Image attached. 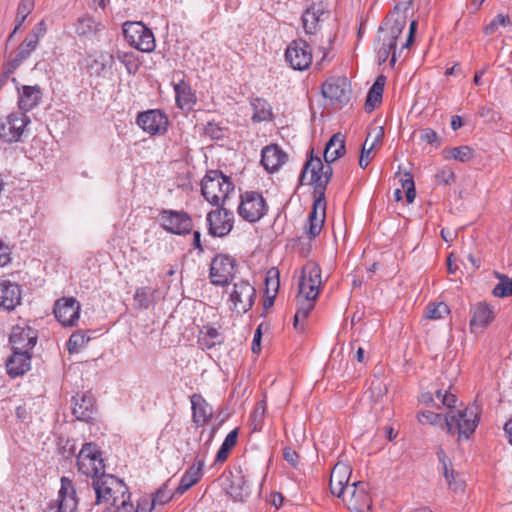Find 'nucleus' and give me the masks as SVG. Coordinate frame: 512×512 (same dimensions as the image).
<instances>
[{"instance_id": "f257e3e1", "label": "nucleus", "mask_w": 512, "mask_h": 512, "mask_svg": "<svg viewBox=\"0 0 512 512\" xmlns=\"http://www.w3.org/2000/svg\"><path fill=\"white\" fill-rule=\"evenodd\" d=\"M93 489L96 494V504H106L117 507L130 502V493L127 485L119 478L106 474L93 480Z\"/></svg>"}, {"instance_id": "f03ea898", "label": "nucleus", "mask_w": 512, "mask_h": 512, "mask_svg": "<svg viewBox=\"0 0 512 512\" xmlns=\"http://www.w3.org/2000/svg\"><path fill=\"white\" fill-rule=\"evenodd\" d=\"M233 190L231 179L219 170L207 171L201 182L203 197L214 206L223 204Z\"/></svg>"}, {"instance_id": "7ed1b4c3", "label": "nucleus", "mask_w": 512, "mask_h": 512, "mask_svg": "<svg viewBox=\"0 0 512 512\" xmlns=\"http://www.w3.org/2000/svg\"><path fill=\"white\" fill-rule=\"evenodd\" d=\"M310 173V178L307 181L308 184L314 186L315 198H325L326 186L329 183L333 169L327 162L323 164L319 157L313 156V150L310 152V159L305 163L301 175L300 182L305 184L307 175Z\"/></svg>"}, {"instance_id": "20e7f679", "label": "nucleus", "mask_w": 512, "mask_h": 512, "mask_svg": "<svg viewBox=\"0 0 512 512\" xmlns=\"http://www.w3.org/2000/svg\"><path fill=\"white\" fill-rule=\"evenodd\" d=\"M444 424L449 434L458 433L459 437L468 438L478 424V414L475 407L464 410H451L444 418Z\"/></svg>"}, {"instance_id": "39448f33", "label": "nucleus", "mask_w": 512, "mask_h": 512, "mask_svg": "<svg viewBox=\"0 0 512 512\" xmlns=\"http://www.w3.org/2000/svg\"><path fill=\"white\" fill-rule=\"evenodd\" d=\"M78 470L82 474L93 478H100L104 473L105 465L101 453L93 443H85L77 456Z\"/></svg>"}, {"instance_id": "423d86ee", "label": "nucleus", "mask_w": 512, "mask_h": 512, "mask_svg": "<svg viewBox=\"0 0 512 512\" xmlns=\"http://www.w3.org/2000/svg\"><path fill=\"white\" fill-rule=\"evenodd\" d=\"M352 512H371L372 498L369 494V485L358 481L346 488L343 496H337Z\"/></svg>"}, {"instance_id": "0eeeda50", "label": "nucleus", "mask_w": 512, "mask_h": 512, "mask_svg": "<svg viewBox=\"0 0 512 512\" xmlns=\"http://www.w3.org/2000/svg\"><path fill=\"white\" fill-rule=\"evenodd\" d=\"M160 226L170 234L187 235L192 231L193 221L183 210L163 209L159 213Z\"/></svg>"}, {"instance_id": "6e6552de", "label": "nucleus", "mask_w": 512, "mask_h": 512, "mask_svg": "<svg viewBox=\"0 0 512 512\" xmlns=\"http://www.w3.org/2000/svg\"><path fill=\"white\" fill-rule=\"evenodd\" d=\"M267 213V204L263 196L255 191H247L241 195L238 214L248 222H257Z\"/></svg>"}, {"instance_id": "1a4fd4ad", "label": "nucleus", "mask_w": 512, "mask_h": 512, "mask_svg": "<svg viewBox=\"0 0 512 512\" xmlns=\"http://www.w3.org/2000/svg\"><path fill=\"white\" fill-rule=\"evenodd\" d=\"M30 122V117L23 112L15 111L10 113L0 123V139L6 143L20 141Z\"/></svg>"}, {"instance_id": "9d476101", "label": "nucleus", "mask_w": 512, "mask_h": 512, "mask_svg": "<svg viewBox=\"0 0 512 512\" xmlns=\"http://www.w3.org/2000/svg\"><path fill=\"white\" fill-rule=\"evenodd\" d=\"M322 94L325 98H328L333 104L342 107L351 100V84L346 77H330L322 85Z\"/></svg>"}, {"instance_id": "9b49d317", "label": "nucleus", "mask_w": 512, "mask_h": 512, "mask_svg": "<svg viewBox=\"0 0 512 512\" xmlns=\"http://www.w3.org/2000/svg\"><path fill=\"white\" fill-rule=\"evenodd\" d=\"M236 261L229 255H216L210 265L209 277L211 283L217 286H226L233 279L236 272Z\"/></svg>"}, {"instance_id": "f8f14e48", "label": "nucleus", "mask_w": 512, "mask_h": 512, "mask_svg": "<svg viewBox=\"0 0 512 512\" xmlns=\"http://www.w3.org/2000/svg\"><path fill=\"white\" fill-rule=\"evenodd\" d=\"M285 60L294 70L304 71L312 63V51L302 39L293 40L285 50Z\"/></svg>"}, {"instance_id": "ddd939ff", "label": "nucleus", "mask_w": 512, "mask_h": 512, "mask_svg": "<svg viewBox=\"0 0 512 512\" xmlns=\"http://www.w3.org/2000/svg\"><path fill=\"white\" fill-rule=\"evenodd\" d=\"M44 33L45 25L44 22L41 21L32 29L20 44L15 57L8 62L12 69H17L20 64L30 56L31 52L37 48L39 39L44 35Z\"/></svg>"}, {"instance_id": "4468645a", "label": "nucleus", "mask_w": 512, "mask_h": 512, "mask_svg": "<svg viewBox=\"0 0 512 512\" xmlns=\"http://www.w3.org/2000/svg\"><path fill=\"white\" fill-rule=\"evenodd\" d=\"M80 303L74 297L58 299L54 305V315L63 326H74L79 319Z\"/></svg>"}, {"instance_id": "2eb2a0df", "label": "nucleus", "mask_w": 512, "mask_h": 512, "mask_svg": "<svg viewBox=\"0 0 512 512\" xmlns=\"http://www.w3.org/2000/svg\"><path fill=\"white\" fill-rule=\"evenodd\" d=\"M255 289L247 281H239L234 284L233 290L230 293V301L233 309L238 313H246L254 304Z\"/></svg>"}, {"instance_id": "dca6fc26", "label": "nucleus", "mask_w": 512, "mask_h": 512, "mask_svg": "<svg viewBox=\"0 0 512 512\" xmlns=\"http://www.w3.org/2000/svg\"><path fill=\"white\" fill-rule=\"evenodd\" d=\"M208 231L211 236L224 237L228 235L234 224L233 213L226 209H217L207 215Z\"/></svg>"}, {"instance_id": "f3484780", "label": "nucleus", "mask_w": 512, "mask_h": 512, "mask_svg": "<svg viewBox=\"0 0 512 512\" xmlns=\"http://www.w3.org/2000/svg\"><path fill=\"white\" fill-rule=\"evenodd\" d=\"M136 122L143 131L150 135L162 134L168 126L167 116L157 109L139 113Z\"/></svg>"}, {"instance_id": "a211bd4d", "label": "nucleus", "mask_w": 512, "mask_h": 512, "mask_svg": "<svg viewBox=\"0 0 512 512\" xmlns=\"http://www.w3.org/2000/svg\"><path fill=\"white\" fill-rule=\"evenodd\" d=\"M322 283L321 269L315 263H309L302 270L299 282V294L317 298Z\"/></svg>"}, {"instance_id": "6ab92c4d", "label": "nucleus", "mask_w": 512, "mask_h": 512, "mask_svg": "<svg viewBox=\"0 0 512 512\" xmlns=\"http://www.w3.org/2000/svg\"><path fill=\"white\" fill-rule=\"evenodd\" d=\"M406 26V16L397 13H392L386 18L384 26L379 28L378 41L388 42L389 44L397 46L399 36L402 34Z\"/></svg>"}, {"instance_id": "aec40b11", "label": "nucleus", "mask_w": 512, "mask_h": 512, "mask_svg": "<svg viewBox=\"0 0 512 512\" xmlns=\"http://www.w3.org/2000/svg\"><path fill=\"white\" fill-rule=\"evenodd\" d=\"M48 507L56 512H73L77 507L76 491L73 482L67 478H61V488L58 493V499L55 504Z\"/></svg>"}, {"instance_id": "412c9836", "label": "nucleus", "mask_w": 512, "mask_h": 512, "mask_svg": "<svg viewBox=\"0 0 512 512\" xmlns=\"http://www.w3.org/2000/svg\"><path fill=\"white\" fill-rule=\"evenodd\" d=\"M95 399L90 392L77 393L72 398V414L77 420L89 422L95 414Z\"/></svg>"}, {"instance_id": "4be33fe9", "label": "nucleus", "mask_w": 512, "mask_h": 512, "mask_svg": "<svg viewBox=\"0 0 512 512\" xmlns=\"http://www.w3.org/2000/svg\"><path fill=\"white\" fill-rule=\"evenodd\" d=\"M15 351H31L37 343V333L30 326H15L9 338Z\"/></svg>"}, {"instance_id": "5701e85b", "label": "nucleus", "mask_w": 512, "mask_h": 512, "mask_svg": "<svg viewBox=\"0 0 512 512\" xmlns=\"http://www.w3.org/2000/svg\"><path fill=\"white\" fill-rule=\"evenodd\" d=\"M351 472L350 466L342 461L334 465L329 481L330 492L334 496H343L346 488L351 485L349 483Z\"/></svg>"}, {"instance_id": "b1692460", "label": "nucleus", "mask_w": 512, "mask_h": 512, "mask_svg": "<svg viewBox=\"0 0 512 512\" xmlns=\"http://www.w3.org/2000/svg\"><path fill=\"white\" fill-rule=\"evenodd\" d=\"M18 112L27 113L39 105L43 93L39 85H23L17 87Z\"/></svg>"}, {"instance_id": "393cba45", "label": "nucleus", "mask_w": 512, "mask_h": 512, "mask_svg": "<svg viewBox=\"0 0 512 512\" xmlns=\"http://www.w3.org/2000/svg\"><path fill=\"white\" fill-rule=\"evenodd\" d=\"M329 12L321 4H313L302 15V26L306 34L314 35L320 27V23L327 18Z\"/></svg>"}, {"instance_id": "a878e982", "label": "nucleus", "mask_w": 512, "mask_h": 512, "mask_svg": "<svg viewBox=\"0 0 512 512\" xmlns=\"http://www.w3.org/2000/svg\"><path fill=\"white\" fill-rule=\"evenodd\" d=\"M21 303V289L16 283L0 280V307L11 311Z\"/></svg>"}, {"instance_id": "bb28decb", "label": "nucleus", "mask_w": 512, "mask_h": 512, "mask_svg": "<svg viewBox=\"0 0 512 512\" xmlns=\"http://www.w3.org/2000/svg\"><path fill=\"white\" fill-rule=\"evenodd\" d=\"M326 216L325 198H315L308 217L307 233L311 238L318 236L323 228Z\"/></svg>"}, {"instance_id": "cd10ccee", "label": "nucleus", "mask_w": 512, "mask_h": 512, "mask_svg": "<svg viewBox=\"0 0 512 512\" xmlns=\"http://www.w3.org/2000/svg\"><path fill=\"white\" fill-rule=\"evenodd\" d=\"M287 161V155L276 144L266 146L261 153V163L265 170L277 171Z\"/></svg>"}, {"instance_id": "c85d7f7f", "label": "nucleus", "mask_w": 512, "mask_h": 512, "mask_svg": "<svg viewBox=\"0 0 512 512\" xmlns=\"http://www.w3.org/2000/svg\"><path fill=\"white\" fill-rule=\"evenodd\" d=\"M192 406V420L199 427L207 423L213 415L212 407L200 394H193L190 397Z\"/></svg>"}, {"instance_id": "c756f323", "label": "nucleus", "mask_w": 512, "mask_h": 512, "mask_svg": "<svg viewBox=\"0 0 512 512\" xmlns=\"http://www.w3.org/2000/svg\"><path fill=\"white\" fill-rule=\"evenodd\" d=\"M30 361V351L13 350V354L6 363L8 373L13 377L24 374L30 369Z\"/></svg>"}, {"instance_id": "7c9ffc66", "label": "nucleus", "mask_w": 512, "mask_h": 512, "mask_svg": "<svg viewBox=\"0 0 512 512\" xmlns=\"http://www.w3.org/2000/svg\"><path fill=\"white\" fill-rule=\"evenodd\" d=\"M227 494L235 501H243L250 495L247 484L241 470L231 473L230 484L226 487Z\"/></svg>"}, {"instance_id": "2f4dec72", "label": "nucleus", "mask_w": 512, "mask_h": 512, "mask_svg": "<svg viewBox=\"0 0 512 512\" xmlns=\"http://www.w3.org/2000/svg\"><path fill=\"white\" fill-rule=\"evenodd\" d=\"M174 91L177 107L182 110H191L196 103V96L191 86L184 80H181L174 84Z\"/></svg>"}, {"instance_id": "473e14b6", "label": "nucleus", "mask_w": 512, "mask_h": 512, "mask_svg": "<svg viewBox=\"0 0 512 512\" xmlns=\"http://www.w3.org/2000/svg\"><path fill=\"white\" fill-rule=\"evenodd\" d=\"M204 462L199 460L196 464L192 465L181 477L180 483L176 488L175 493L178 495L184 494L189 488L196 484L202 475Z\"/></svg>"}, {"instance_id": "72a5a7b5", "label": "nucleus", "mask_w": 512, "mask_h": 512, "mask_svg": "<svg viewBox=\"0 0 512 512\" xmlns=\"http://www.w3.org/2000/svg\"><path fill=\"white\" fill-rule=\"evenodd\" d=\"M345 153L344 136L340 133L334 134L325 146L323 153L325 162L330 163L339 159Z\"/></svg>"}, {"instance_id": "f704fd0d", "label": "nucleus", "mask_w": 512, "mask_h": 512, "mask_svg": "<svg viewBox=\"0 0 512 512\" xmlns=\"http://www.w3.org/2000/svg\"><path fill=\"white\" fill-rule=\"evenodd\" d=\"M316 298L307 295L299 294L297 296V310L294 315V328L302 331L303 327L300 326V322L304 321L314 308V301Z\"/></svg>"}, {"instance_id": "c9c22d12", "label": "nucleus", "mask_w": 512, "mask_h": 512, "mask_svg": "<svg viewBox=\"0 0 512 512\" xmlns=\"http://www.w3.org/2000/svg\"><path fill=\"white\" fill-rule=\"evenodd\" d=\"M224 340L222 334L212 326L205 325L199 332L198 344L202 350H208L221 344Z\"/></svg>"}, {"instance_id": "e433bc0d", "label": "nucleus", "mask_w": 512, "mask_h": 512, "mask_svg": "<svg viewBox=\"0 0 512 512\" xmlns=\"http://www.w3.org/2000/svg\"><path fill=\"white\" fill-rule=\"evenodd\" d=\"M493 319V312L491 308L484 304L478 303L473 308V315L470 321L471 326L485 327Z\"/></svg>"}, {"instance_id": "4c0bfd02", "label": "nucleus", "mask_w": 512, "mask_h": 512, "mask_svg": "<svg viewBox=\"0 0 512 512\" xmlns=\"http://www.w3.org/2000/svg\"><path fill=\"white\" fill-rule=\"evenodd\" d=\"M114 62V55L109 53H100L94 57L88 64V71L91 75H103L108 66Z\"/></svg>"}, {"instance_id": "58836bf2", "label": "nucleus", "mask_w": 512, "mask_h": 512, "mask_svg": "<svg viewBox=\"0 0 512 512\" xmlns=\"http://www.w3.org/2000/svg\"><path fill=\"white\" fill-rule=\"evenodd\" d=\"M251 106L253 109L252 120L254 122H262L271 119L272 108L266 100L255 98L251 101Z\"/></svg>"}, {"instance_id": "ea45409f", "label": "nucleus", "mask_w": 512, "mask_h": 512, "mask_svg": "<svg viewBox=\"0 0 512 512\" xmlns=\"http://www.w3.org/2000/svg\"><path fill=\"white\" fill-rule=\"evenodd\" d=\"M156 294L157 290L153 287H138L134 294V301L136 302L137 308L148 309L155 301Z\"/></svg>"}, {"instance_id": "a19ab883", "label": "nucleus", "mask_w": 512, "mask_h": 512, "mask_svg": "<svg viewBox=\"0 0 512 512\" xmlns=\"http://www.w3.org/2000/svg\"><path fill=\"white\" fill-rule=\"evenodd\" d=\"M34 5V0H20L15 18V28L9 35L8 40H10L16 31L22 26L28 15L33 11Z\"/></svg>"}, {"instance_id": "79ce46f5", "label": "nucleus", "mask_w": 512, "mask_h": 512, "mask_svg": "<svg viewBox=\"0 0 512 512\" xmlns=\"http://www.w3.org/2000/svg\"><path fill=\"white\" fill-rule=\"evenodd\" d=\"M445 159H454L462 163L468 162L473 157V150L471 147L463 145L443 151Z\"/></svg>"}, {"instance_id": "37998d69", "label": "nucleus", "mask_w": 512, "mask_h": 512, "mask_svg": "<svg viewBox=\"0 0 512 512\" xmlns=\"http://www.w3.org/2000/svg\"><path fill=\"white\" fill-rule=\"evenodd\" d=\"M140 34L141 36L138 39H135V42H132L130 45L142 52H152L156 47L153 32L147 28Z\"/></svg>"}, {"instance_id": "c03bdc74", "label": "nucleus", "mask_w": 512, "mask_h": 512, "mask_svg": "<svg viewBox=\"0 0 512 512\" xmlns=\"http://www.w3.org/2000/svg\"><path fill=\"white\" fill-rule=\"evenodd\" d=\"M381 46L378 48L377 57L379 64L386 62L388 57L391 55L390 58V65L394 66V64L397 61V57L401 56V50L399 53L397 52V49L394 45L389 44L388 42H380Z\"/></svg>"}, {"instance_id": "a18cd8bd", "label": "nucleus", "mask_w": 512, "mask_h": 512, "mask_svg": "<svg viewBox=\"0 0 512 512\" xmlns=\"http://www.w3.org/2000/svg\"><path fill=\"white\" fill-rule=\"evenodd\" d=\"M147 27L142 22H125L123 24V34L129 44L135 42Z\"/></svg>"}, {"instance_id": "49530a36", "label": "nucleus", "mask_w": 512, "mask_h": 512, "mask_svg": "<svg viewBox=\"0 0 512 512\" xmlns=\"http://www.w3.org/2000/svg\"><path fill=\"white\" fill-rule=\"evenodd\" d=\"M279 271L273 267L267 271L265 278V293L266 295H276L279 289Z\"/></svg>"}, {"instance_id": "de8ad7c7", "label": "nucleus", "mask_w": 512, "mask_h": 512, "mask_svg": "<svg viewBox=\"0 0 512 512\" xmlns=\"http://www.w3.org/2000/svg\"><path fill=\"white\" fill-rule=\"evenodd\" d=\"M116 58L124 64L129 74L137 73L139 69V63L134 53L117 52Z\"/></svg>"}, {"instance_id": "09e8293b", "label": "nucleus", "mask_w": 512, "mask_h": 512, "mask_svg": "<svg viewBox=\"0 0 512 512\" xmlns=\"http://www.w3.org/2000/svg\"><path fill=\"white\" fill-rule=\"evenodd\" d=\"M448 313H449V308L445 303H443V302L432 303L427 306L425 317L427 319L438 320V319H442Z\"/></svg>"}, {"instance_id": "8fccbe9b", "label": "nucleus", "mask_w": 512, "mask_h": 512, "mask_svg": "<svg viewBox=\"0 0 512 512\" xmlns=\"http://www.w3.org/2000/svg\"><path fill=\"white\" fill-rule=\"evenodd\" d=\"M493 294L500 298L512 296V279L508 277L501 278L500 282L494 287Z\"/></svg>"}, {"instance_id": "3c124183", "label": "nucleus", "mask_w": 512, "mask_h": 512, "mask_svg": "<svg viewBox=\"0 0 512 512\" xmlns=\"http://www.w3.org/2000/svg\"><path fill=\"white\" fill-rule=\"evenodd\" d=\"M95 30V22L91 18H80L75 24V32L79 36L92 34Z\"/></svg>"}, {"instance_id": "603ef678", "label": "nucleus", "mask_w": 512, "mask_h": 512, "mask_svg": "<svg viewBox=\"0 0 512 512\" xmlns=\"http://www.w3.org/2000/svg\"><path fill=\"white\" fill-rule=\"evenodd\" d=\"M402 188L406 191V199L408 203H412L416 197L415 185L412 175L407 172L401 179Z\"/></svg>"}, {"instance_id": "864d4df0", "label": "nucleus", "mask_w": 512, "mask_h": 512, "mask_svg": "<svg viewBox=\"0 0 512 512\" xmlns=\"http://www.w3.org/2000/svg\"><path fill=\"white\" fill-rule=\"evenodd\" d=\"M173 493H171L168 489H167V484H164L162 487H160L156 493L154 494L153 498L150 499L151 500V505L152 506H156V505H163L165 503H167L168 501H170L173 497Z\"/></svg>"}, {"instance_id": "5fc2aeb1", "label": "nucleus", "mask_w": 512, "mask_h": 512, "mask_svg": "<svg viewBox=\"0 0 512 512\" xmlns=\"http://www.w3.org/2000/svg\"><path fill=\"white\" fill-rule=\"evenodd\" d=\"M418 421L422 424L429 423L431 425H437L442 422L441 414L433 411H423L417 416Z\"/></svg>"}, {"instance_id": "6e6d98bb", "label": "nucleus", "mask_w": 512, "mask_h": 512, "mask_svg": "<svg viewBox=\"0 0 512 512\" xmlns=\"http://www.w3.org/2000/svg\"><path fill=\"white\" fill-rule=\"evenodd\" d=\"M382 100V94L379 92H374L369 90L367 99L365 102V110L368 112L373 111L378 105H380Z\"/></svg>"}, {"instance_id": "4d7b16f0", "label": "nucleus", "mask_w": 512, "mask_h": 512, "mask_svg": "<svg viewBox=\"0 0 512 512\" xmlns=\"http://www.w3.org/2000/svg\"><path fill=\"white\" fill-rule=\"evenodd\" d=\"M12 251L8 244L0 240V267H5L10 264Z\"/></svg>"}, {"instance_id": "13d9d810", "label": "nucleus", "mask_w": 512, "mask_h": 512, "mask_svg": "<svg viewBox=\"0 0 512 512\" xmlns=\"http://www.w3.org/2000/svg\"><path fill=\"white\" fill-rule=\"evenodd\" d=\"M508 19L503 14H498L486 27V34H493L499 26H504Z\"/></svg>"}, {"instance_id": "bf43d9fd", "label": "nucleus", "mask_w": 512, "mask_h": 512, "mask_svg": "<svg viewBox=\"0 0 512 512\" xmlns=\"http://www.w3.org/2000/svg\"><path fill=\"white\" fill-rule=\"evenodd\" d=\"M436 181L438 184L448 185L455 181V174L450 169H443L436 175Z\"/></svg>"}, {"instance_id": "052dcab7", "label": "nucleus", "mask_w": 512, "mask_h": 512, "mask_svg": "<svg viewBox=\"0 0 512 512\" xmlns=\"http://www.w3.org/2000/svg\"><path fill=\"white\" fill-rule=\"evenodd\" d=\"M369 138H370V134L368 135L363 147H362V151H361V155H360V158H359V166L361 168H366L370 162V160L372 159V156H371V147H367V144H368V141H369Z\"/></svg>"}, {"instance_id": "680f3d73", "label": "nucleus", "mask_w": 512, "mask_h": 512, "mask_svg": "<svg viewBox=\"0 0 512 512\" xmlns=\"http://www.w3.org/2000/svg\"><path fill=\"white\" fill-rule=\"evenodd\" d=\"M265 410H266V406H265L264 401H260L259 403H257V405L252 413V417H253L254 421L256 422L254 429H256L257 426L260 425V423L262 422L264 414H265Z\"/></svg>"}, {"instance_id": "e2e57ef3", "label": "nucleus", "mask_w": 512, "mask_h": 512, "mask_svg": "<svg viewBox=\"0 0 512 512\" xmlns=\"http://www.w3.org/2000/svg\"><path fill=\"white\" fill-rule=\"evenodd\" d=\"M420 139L423 142H426V143H429V144H434L438 140V134H437L436 131H434L431 128H424V129L421 130Z\"/></svg>"}, {"instance_id": "0e129e2a", "label": "nucleus", "mask_w": 512, "mask_h": 512, "mask_svg": "<svg viewBox=\"0 0 512 512\" xmlns=\"http://www.w3.org/2000/svg\"><path fill=\"white\" fill-rule=\"evenodd\" d=\"M283 457L293 467L297 466L299 455L292 448H290V447L284 448V450H283Z\"/></svg>"}, {"instance_id": "69168bd1", "label": "nucleus", "mask_w": 512, "mask_h": 512, "mask_svg": "<svg viewBox=\"0 0 512 512\" xmlns=\"http://www.w3.org/2000/svg\"><path fill=\"white\" fill-rule=\"evenodd\" d=\"M154 507L151 505V500L148 497H141L137 507H133V512H151Z\"/></svg>"}, {"instance_id": "338daca9", "label": "nucleus", "mask_w": 512, "mask_h": 512, "mask_svg": "<svg viewBox=\"0 0 512 512\" xmlns=\"http://www.w3.org/2000/svg\"><path fill=\"white\" fill-rule=\"evenodd\" d=\"M237 437H238V430L234 429L228 433V435L226 436V438L224 439L222 444L231 450L237 443Z\"/></svg>"}, {"instance_id": "774afa93", "label": "nucleus", "mask_w": 512, "mask_h": 512, "mask_svg": "<svg viewBox=\"0 0 512 512\" xmlns=\"http://www.w3.org/2000/svg\"><path fill=\"white\" fill-rule=\"evenodd\" d=\"M103 512H133V503L124 504L117 507L107 508Z\"/></svg>"}]
</instances>
